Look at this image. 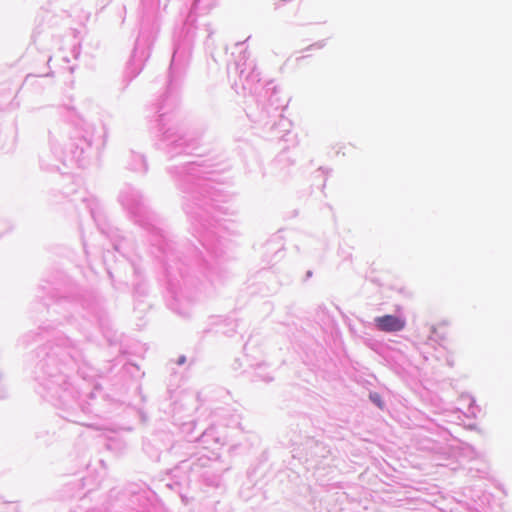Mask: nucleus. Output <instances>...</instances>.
<instances>
[{
  "label": "nucleus",
  "instance_id": "nucleus-1",
  "mask_svg": "<svg viewBox=\"0 0 512 512\" xmlns=\"http://www.w3.org/2000/svg\"><path fill=\"white\" fill-rule=\"evenodd\" d=\"M375 323L379 330L385 332H397L405 327V321L394 315L377 317Z\"/></svg>",
  "mask_w": 512,
  "mask_h": 512
},
{
  "label": "nucleus",
  "instance_id": "nucleus-2",
  "mask_svg": "<svg viewBox=\"0 0 512 512\" xmlns=\"http://www.w3.org/2000/svg\"><path fill=\"white\" fill-rule=\"evenodd\" d=\"M371 400L376 403L381 409L383 408V402L381 400V397L379 394L375 393V394H371L370 396Z\"/></svg>",
  "mask_w": 512,
  "mask_h": 512
},
{
  "label": "nucleus",
  "instance_id": "nucleus-3",
  "mask_svg": "<svg viewBox=\"0 0 512 512\" xmlns=\"http://www.w3.org/2000/svg\"><path fill=\"white\" fill-rule=\"evenodd\" d=\"M444 326H445V324L442 323V324H439L438 326L432 327V333L437 334L438 330H441L442 328H444Z\"/></svg>",
  "mask_w": 512,
  "mask_h": 512
}]
</instances>
